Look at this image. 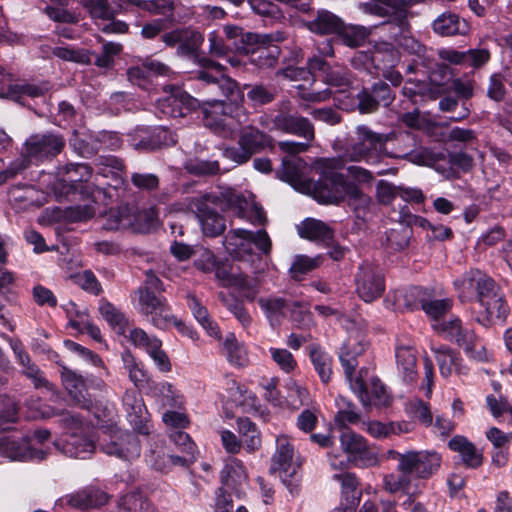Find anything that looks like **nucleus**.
<instances>
[{
    "label": "nucleus",
    "instance_id": "nucleus-25",
    "mask_svg": "<svg viewBox=\"0 0 512 512\" xmlns=\"http://www.w3.org/2000/svg\"><path fill=\"white\" fill-rule=\"evenodd\" d=\"M92 171L87 164H70L65 168L63 176L53 184V191L58 198L75 193L79 183L87 181Z\"/></svg>",
    "mask_w": 512,
    "mask_h": 512
},
{
    "label": "nucleus",
    "instance_id": "nucleus-26",
    "mask_svg": "<svg viewBox=\"0 0 512 512\" xmlns=\"http://www.w3.org/2000/svg\"><path fill=\"white\" fill-rule=\"evenodd\" d=\"M26 152L29 157L36 160H43L60 153L64 146L61 137L52 133L33 135L26 141Z\"/></svg>",
    "mask_w": 512,
    "mask_h": 512
},
{
    "label": "nucleus",
    "instance_id": "nucleus-34",
    "mask_svg": "<svg viewBox=\"0 0 512 512\" xmlns=\"http://www.w3.org/2000/svg\"><path fill=\"white\" fill-rule=\"evenodd\" d=\"M365 350V344L362 341L349 339L344 343L339 352V359L344 369V373L348 382L353 381V374L358 366L357 357Z\"/></svg>",
    "mask_w": 512,
    "mask_h": 512
},
{
    "label": "nucleus",
    "instance_id": "nucleus-24",
    "mask_svg": "<svg viewBox=\"0 0 512 512\" xmlns=\"http://www.w3.org/2000/svg\"><path fill=\"white\" fill-rule=\"evenodd\" d=\"M349 385L363 406L385 407L390 404V395L378 378H372L369 387L360 378H355Z\"/></svg>",
    "mask_w": 512,
    "mask_h": 512
},
{
    "label": "nucleus",
    "instance_id": "nucleus-13",
    "mask_svg": "<svg viewBox=\"0 0 512 512\" xmlns=\"http://www.w3.org/2000/svg\"><path fill=\"white\" fill-rule=\"evenodd\" d=\"M309 73H319L321 80L328 86L344 91L352 84L350 70L339 63L330 64L319 56H312L307 61Z\"/></svg>",
    "mask_w": 512,
    "mask_h": 512
},
{
    "label": "nucleus",
    "instance_id": "nucleus-37",
    "mask_svg": "<svg viewBox=\"0 0 512 512\" xmlns=\"http://www.w3.org/2000/svg\"><path fill=\"white\" fill-rule=\"evenodd\" d=\"M306 26L311 32L319 35H338L343 27V21L330 11L320 10L313 20L307 22Z\"/></svg>",
    "mask_w": 512,
    "mask_h": 512
},
{
    "label": "nucleus",
    "instance_id": "nucleus-46",
    "mask_svg": "<svg viewBox=\"0 0 512 512\" xmlns=\"http://www.w3.org/2000/svg\"><path fill=\"white\" fill-rule=\"evenodd\" d=\"M195 460L194 453L185 456L178 455H160L156 451L151 450L147 455V461L159 471H166L171 466L187 467Z\"/></svg>",
    "mask_w": 512,
    "mask_h": 512
},
{
    "label": "nucleus",
    "instance_id": "nucleus-31",
    "mask_svg": "<svg viewBox=\"0 0 512 512\" xmlns=\"http://www.w3.org/2000/svg\"><path fill=\"white\" fill-rule=\"evenodd\" d=\"M432 350L435 354L440 374L443 377L448 378L453 372L460 375L467 373V368L463 364V359L450 347L446 345H440L438 347L433 346Z\"/></svg>",
    "mask_w": 512,
    "mask_h": 512
},
{
    "label": "nucleus",
    "instance_id": "nucleus-17",
    "mask_svg": "<svg viewBox=\"0 0 512 512\" xmlns=\"http://www.w3.org/2000/svg\"><path fill=\"white\" fill-rule=\"evenodd\" d=\"M199 63L201 70L196 72V79L212 87L215 81H219L220 92L225 98H232L238 94V84L232 78L228 77L225 67L208 58H201Z\"/></svg>",
    "mask_w": 512,
    "mask_h": 512
},
{
    "label": "nucleus",
    "instance_id": "nucleus-52",
    "mask_svg": "<svg viewBox=\"0 0 512 512\" xmlns=\"http://www.w3.org/2000/svg\"><path fill=\"white\" fill-rule=\"evenodd\" d=\"M158 225V213L154 207L135 210L133 208V219L131 229L135 232L147 233Z\"/></svg>",
    "mask_w": 512,
    "mask_h": 512
},
{
    "label": "nucleus",
    "instance_id": "nucleus-8",
    "mask_svg": "<svg viewBox=\"0 0 512 512\" xmlns=\"http://www.w3.org/2000/svg\"><path fill=\"white\" fill-rule=\"evenodd\" d=\"M138 296V310L158 329H167L171 325L179 328L184 326L172 314L165 296L159 293H135Z\"/></svg>",
    "mask_w": 512,
    "mask_h": 512
},
{
    "label": "nucleus",
    "instance_id": "nucleus-56",
    "mask_svg": "<svg viewBox=\"0 0 512 512\" xmlns=\"http://www.w3.org/2000/svg\"><path fill=\"white\" fill-rule=\"evenodd\" d=\"M258 304L272 324L274 321L278 322L285 315V311L290 309V305L281 297H261Z\"/></svg>",
    "mask_w": 512,
    "mask_h": 512
},
{
    "label": "nucleus",
    "instance_id": "nucleus-2",
    "mask_svg": "<svg viewBox=\"0 0 512 512\" xmlns=\"http://www.w3.org/2000/svg\"><path fill=\"white\" fill-rule=\"evenodd\" d=\"M60 417V423L67 431L54 442L55 448L71 458H89L96 449L90 427L77 414L63 412Z\"/></svg>",
    "mask_w": 512,
    "mask_h": 512
},
{
    "label": "nucleus",
    "instance_id": "nucleus-64",
    "mask_svg": "<svg viewBox=\"0 0 512 512\" xmlns=\"http://www.w3.org/2000/svg\"><path fill=\"white\" fill-rule=\"evenodd\" d=\"M122 51L121 44L108 42L102 46V53L96 55L93 52L92 63L100 69H111L115 64V56Z\"/></svg>",
    "mask_w": 512,
    "mask_h": 512
},
{
    "label": "nucleus",
    "instance_id": "nucleus-50",
    "mask_svg": "<svg viewBox=\"0 0 512 512\" xmlns=\"http://www.w3.org/2000/svg\"><path fill=\"white\" fill-rule=\"evenodd\" d=\"M338 411L335 415V425L343 430L350 424H356L360 420L359 414L354 410V405L344 396L339 395L335 399Z\"/></svg>",
    "mask_w": 512,
    "mask_h": 512
},
{
    "label": "nucleus",
    "instance_id": "nucleus-28",
    "mask_svg": "<svg viewBox=\"0 0 512 512\" xmlns=\"http://www.w3.org/2000/svg\"><path fill=\"white\" fill-rule=\"evenodd\" d=\"M62 384L73 401L82 408L90 409L91 400L87 397V381L74 370L63 367L61 370Z\"/></svg>",
    "mask_w": 512,
    "mask_h": 512
},
{
    "label": "nucleus",
    "instance_id": "nucleus-23",
    "mask_svg": "<svg viewBox=\"0 0 512 512\" xmlns=\"http://www.w3.org/2000/svg\"><path fill=\"white\" fill-rule=\"evenodd\" d=\"M478 305L480 310L475 320L483 326H487L494 321L503 322L509 311L507 302L500 293L498 285Z\"/></svg>",
    "mask_w": 512,
    "mask_h": 512
},
{
    "label": "nucleus",
    "instance_id": "nucleus-27",
    "mask_svg": "<svg viewBox=\"0 0 512 512\" xmlns=\"http://www.w3.org/2000/svg\"><path fill=\"white\" fill-rule=\"evenodd\" d=\"M438 57L453 65H465L473 68L484 66L490 59L487 49H470L458 51L454 48H441L437 51Z\"/></svg>",
    "mask_w": 512,
    "mask_h": 512
},
{
    "label": "nucleus",
    "instance_id": "nucleus-60",
    "mask_svg": "<svg viewBox=\"0 0 512 512\" xmlns=\"http://www.w3.org/2000/svg\"><path fill=\"white\" fill-rule=\"evenodd\" d=\"M121 2L131 3V5L156 15H171L174 10V3L171 0H120V8L123 7Z\"/></svg>",
    "mask_w": 512,
    "mask_h": 512
},
{
    "label": "nucleus",
    "instance_id": "nucleus-7",
    "mask_svg": "<svg viewBox=\"0 0 512 512\" xmlns=\"http://www.w3.org/2000/svg\"><path fill=\"white\" fill-rule=\"evenodd\" d=\"M373 3L364 4L367 13L384 18L382 25H394L398 33L393 35L395 41L400 33L405 32L409 27V9L417 4V0H373Z\"/></svg>",
    "mask_w": 512,
    "mask_h": 512
},
{
    "label": "nucleus",
    "instance_id": "nucleus-49",
    "mask_svg": "<svg viewBox=\"0 0 512 512\" xmlns=\"http://www.w3.org/2000/svg\"><path fill=\"white\" fill-rule=\"evenodd\" d=\"M70 145L79 155L83 157H91L98 152L101 147L99 139H93L85 130H74L70 139Z\"/></svg>",
    "mask_w": 512,
    "mask_h": 512
},
{
    "label": "nucleus",
    "instance_id": "nucleus-63",
    "mask_svg": "<svg viewBox=\"0 0 512 512\" xmlns=\"http://www.w3.org/2000/svg\"><path fill=\"white\" fill-rule=\"evenodd\" d=\"M188 306L191 309L195 319L211 336H218V326L210 319L207 309L201 305L195 296H189Z\"/></svg>",
    "mask_w": 512,
    "mask_h": 512
},
{
    "label": "nucleus",
    "instance_id": "nucleus-1",
    "mask_svg": "<svg viewBox=\"0 0 512 512\" xmlns=\"http://www.w3.org/2000/svg\"><path fill=\"white\" fill-rule=\"evenodd\" d=\"M94 415L97 419L96 425L104 429L110 438L109 442L101 445L104 453L126 461H132L140 456L141 447L137 437L117 427L112 404L105 405L102 412L97 408Z\"/></svg>",
    "mask_w": 512,
    "mask_h": 512
},
{
    "label": "nucleus",
    "instance_id": "nucleus-16",
    "mask_svg": "<svg viewBox=\"0 0 512 512\" xmlns=\"http://www.w3.org/2000/svg\"><path fill=\"white\" fill-rule=\"evenodd\" d=\"M0 455L11 461H41L48 451L35 447L29 438L5 436L0 439Z\"/></svg>",
    "mask_w": 512,
    "mask_h": 512
},
{
    "label": "nucleus",
    "instance_id": "nucleus-21",
    "mask_svg": "<svg viewBox=\"0 0 512 512\" xmlns=\"http://www.w3.org/2000/svg\"><path fill=\"white\" fill-rule=\"evenodd\" d=\"M270 145V138L261 130H250L241 136L239 148H226L224 156L241 164L246 162L254 153Z\"/></svg>",
    "mask_w": 512,
    "mask_h": 512
},
{
    "label": "nucleus",
    "instance_id": "nucleus-45",
    "mask_svg": "<svg viewBox=\"0 0 512 512\" xmlns=\"http://www.w3.org/2000/svg\"><path fill=\"white\" fill-rule=\"evenodd\" d=\"M399 473H390L383 478V488L391 493H405L412 497L413 494V474L408 471H398Z\"/></svg>",
    "mask_w": 512,
    "mask_h": 512
},
{
    "label": "nucleus",
    "instance_id": "nucleus-11",
    "mask_svg": "<svg viewBox=\"0 0 512 512\" xmlns=\"http://www.w3.org/2000/svg\"><path fill=\"white\" fill-rule=\"evenodd\" d=\"M211 199L210 195L191 197L186 205L196 215L204 235L216 237L223 233L226 224L224 218L211 207Z\"/></svg>",
    "mask_w": 512,
    "mask_h": 512
},
{
    "label": "nucleus",
    "instance_id": "nucleus-39",
    "mask_svg": "<svg viewBox=\"0 0 512 512\" xmlns=\"http://www.w3.org/2000/svg\"><path fill=\"white\" fill-rule=\"evenodd\" d=\"M228 204L239 211V216L247 218L252 224L261 225L266 221L263 208L256 203H249L244 197L236 193H230Z\"/></svg>",
    "mask_w": 512,
    "mask_h": 512
},
{
    "label": "nucleus",
    "instance_id": "nucleus-10",
    "mask_svg": "<svg viewBox=\"0 0 512 512\" xmlns=\"http://www.w3.org/2000/svg\"><path fill=\"white\" fill-rule=\"evenodd\" d=\"M168 95L156 102V114L160 118L185 117L188 112L198 109L200 102L186 91L175 86H166Z\"/></svg>",
    "mask_w": 512,
    "mask_h": 512
},
{
    "label": "nucleus",
    "instance_id": "nucleus-42",
    "mask_svg": "<svg viewBox=\"0 0 512 512\" xmlns=\"http://www.w3.org/2000/svg\"><path fill=\"white\" fill-rule=\"evenodd\" d=\"M397 370L402 379L407 382H413L417 378L416 354L409 346H399L395 352Z\"/></svg>",
    "mask_w": 512,
    "mask_h": 512
},
{
    "label": "nucleus",
    "instance_id": "nucleus-36",
    "mask_svg": "<svg viewBox=\"0 0 512 512\" xmlns=\"http://www.w3.org/2000/svg\"><path fill=\"white\" fill-rule=\"evenodd\" d=\"M50 90L48 82H42L39 84H33L28 82L17 83L9 85L5 94V97L24 105V96L34 98L44 97L45 94Z\"/></svg>",
    "mask_w": 512,
    "mask_h": 512
},
{
    "label": "nucleus",
    "instance_id": "nucleus-3",
    "mask_svg": "<svg viewBox=\"0 0 512 512\" xmlns=\"http://www.w3.org/2000/svg\"><path fill=\"white\" fill-rule=\"evenodd\" d=\"M432 327L446 339L458 345L468 359L478 363L490 361L491 353L484 340L473 329L464 326L459 317L454 316L442 323L432 324Z\"/></svg>",
    "mask_w": 512,
    "mask_h": 512
},
{
    "label": "nucleus",
    "instance_id": "nucleus-33",
    "mask_svg": "<svg viewBox=\"0 0 512 512\" xmlns=\"http://www.w3.org/2000/svg\"><path fill=\"white\" fill-rule=\"evenodd\" d=\"M300 237L317 243L330 245L333 241V229L323 221L307 218L297 226Z\"/></svg>",
    "mask_w": 512,
    "mask_h": 512
},
{
    "label": "nucleus",
    "instance_id": "nucleus-57",
    "mask_svg": "<svg viewBox=\"0 0 512 512\" xmlns=\"http://www.w3.org/2000/svg\"><path fill=\"white\" fill-rule=\"evenodd\" d=\"M453 307L451 298L421 300V308L425 314L434 320L433 324L442 323L440 321Z\"/></svg>",
    "mask_w": 512,
    "mask_h": 512
},
{
    "label": "nucleus",
    "instance_id": "nucleus-22",
    "mask_svg": "<svg viewBox=\"0 0 512 512\" xmlns=\"http://www.w3.org/2000/svg\"><path fill=\"white\" fill-rule=\"evenodd\" d=\"M123 406L127 420L133 429L139 434L149 435L151 425L141 395L135 390H127L123 396Z\"/></svg>",
    "mask_w": 512,
    "mask_h": 512
},
{
    "label": "nucleus",
    "instance_id": "nucleus-62",
    "mask_svg": "<svg viewBox=\"0 0 512 512\" xmlns=\"http://www.w3.org/2000/svg\"><path fill=\"white\" fill-rule=\"evenodd\" d=\"M310 358L321 381L328 383L332 375L331 357L319 347H314L311 349Z\"/></svg>",
    "mask_w": 512,
    "mask_h": 512
},
{
    "label": "nucleus",
    "instance_id": "nucleus-61",
    "mask_svg": "<svg viewBox=\"0 0 512 512\" xmlns=\"http://www.w3.org/2000/svg\"><path fill=\"white\" fill-rule=\"evenodd\" d=\"M177 141L176 133L173 130H158L148 138H143L139 143L134 144L136 148L154 150L162 146L175 144Z\"/></svg>",
    "mask_w": 512,
    "mask_h": 512
},
{
    "label": "nucleus",
    "instance_id": "nucleus-38",
    "mask_svg": "<svg viewBox=\"0 0 512 512\" xmlns=\"http://www.w3.org/2000/svg\"><path fill=\"white\" fill-rule=\"evenodd\" d=\"M107 501V494L96 488H87L66 497L67 504L79 509H88L102 506Z\"/></svg>",
    "mask_w": 512,
    "mask_h": 512
},
{
    "label": "nucleus",
    "instance_id": "nucleus-30",
    "mask_svg": "<svg viewBox=\"0 0 512 512\" xmlns=\"http://www.w3.org/2000/svg\"><path fill=\"white\" fill-rule=\"evenodd\" d=\"M359 142L352 144L346 150L345 156L351 161L367 160L371 151H377L382 147V137L372 130H358Z\"/></svg>",
    "mask_w": 512,
    "mask_h": 512
},
{
    "label": "nucleus",
    "instance_id": "nucleus-44",
    "mask_svg": "<svg viewBox=\"0 0 512 512\" xmlns=\"http://www.w3.org/2000/svg\"><path fill=\"white\" fill-rule=\"evenodd\" d=\"M133 207L128 205L110 209L104 216L103 228L105 230H118L131 228Z\"/></svg>",
    "mask_w": 512,
    "mask_h": 512
},
{
    "label": "nucleus",
    "instance_id": "nucleus-43",
    "mask_svg": "<svg viewBox=\"0 0 512 512\" xmlns=\"http://www.w3.org/2000/svg\"><path fill=\"white\" fill-rule=\"evenodd\" d=\"M247 479L246 468L243 463L234 457H229L221 471V481L228 488L235 489Z\"/></svg>",
    "mask_w": 512,
    "mask_h": 512
},
{
    "label": "nucleus",
    "instance_id": "nucleus-19",
    "mask_svg": "<svg viewBox=\"0 0 512 512\" xmlns=\"http://www.w3.org/2000/svg\"><path fill=\"white\" fill-rule=\"evenodd\" d=\"M340 445L343 450L357 465L363 467L375 466L378 463L376 454L367 447L363 436L350 429H345L340 434Z\"/></svg>",
    "mask_w": 512,
    "mask_h": 512
},
{
    "label": "nucleus",
    "instance_id": "nucleus-47",
    "mask_svg": "<svg viewBox=\"0 0 512 512\" xmlns=\"http://www.w3.org/2000/svg\"><path fill=\"white\" fill-rule=\"evenodd\" d=\"M223 31L226 38L231 40L239 51H242V46H252L254 43L272 39L270 36H260L258 33L244 32L241 27L236 25H225Z\"/></svg>",
    "mask_w": 512,
    "mask_h": 512
},
{
    "label": "nucleus",
    "instance_id": "nucleus-51",
    "mask_svg": "<svg viewBox=\"0 0 512 512\" xmlns=\"http://www.w3.org/2000/svg\"><path fill=\"white\" fill-rule=\"evenodd\" d=\"M370 32L367 28L360 25H346L343 22V27L338 33L339 40L350 48L362 46L368 38Z\"/></svg>",
    "mask_w": 512,
    "mask_h": 512
},
{
    "label": "nucleus",
    "instance_id": "nucleus-14",
    "mask_svg": "<svg viewBox=\"0 0 512 512\" xmlns=\"http://www.w3.org/2000/svg\"><path fill=\"white\" fill-rule=\"evenodd\" d=\"M260 36H270L269 41H260L252 46H242V52L249 55L250 62L259 68H272L277 64L280 47L275 43L285 39L282 32L271 34H260Z\"/></svg>",
    "mask_w": 512,
    "mask_h": 512
},
{
    "label": "nucleus",
    "instance_id": "nucleus-4",
    "mask_svg": "<svg viewBox=\"0 0 512 512\" xmlns=\"http://www.w3.org/2000/svg\"><path fill=\"white\" fill-rule=\"evenodd\" d=\"M223 244L231 257L249 263L259 259V255L253 251V245L265 255H268L272 248L271 239L263 229L256 232L241 228L232 229L226 234Z\"/></svg>",
    "mask_w": 512,
    "mask_h": 512
},
{
    "label": "nucleus",
    "instance_id": "nucleus-5",
    "mask_svg": "<svg viewBox=\"0 0 512 512\" xmlns=\"http://www.w3.org/2000/svg\"><path fill=\"white\" fill-rule=\"evenodd\" d=\"M297 136L302 137L303 141L287 140L279 142L281 150L289 153L282 159L281 169L278 170L280 179L296 187L304 182L303 174L306 168V162L299 157L294 156L297 153L306 151L309 143L314 138V130H292Z\"/></svg>",
    "mask_w": 512,
    "mask_h": 512
},
{
    "label": "nucleus",
    "instance_id": "nucleus-48",
    "mask_svg": "<svg viewBox=\"0 0 512 512\" xmlns=\"http://www.w3.org/2000/svg\"><path fill=\"white\" fill-rule=\"evenodd\" d=\"M118 510L119 512H154L155 507L144 494L134 491L119 499Z\"/></svg>",
    "mask_w": 512,
    "mask_h": 512
},
{
    "label": "nucleus",
    "instance_id": "nucleus-6",
    "mask_svg": "<svg viewBox=\"0 0 512 512\" xmlns=\"http://www.w3.org/2000/svg\"><path fill=\"white\" fill-rule=\"evenodd\" d=\"M453 286L460 302L478 304L497 284L484 271L472 268L457 277Z\"/></svg>",
    "mask_w": 512,
    "mask_h": 512
},
{
    "label": "nucleus",
    "instance_id": "nucleus-53",
    "mask_svg": "<svg viewBox=\"0 0 512 512\" xmlns=\"http://www.w3.org/2000/svg\"><path fill=\"white\" fill-rule=\"evenodd\" d=\"M322 261L323 257L321 255H317L315 257H309L302 254L296 255L289 268L291 278L297 281L301 280L303 275L318 268Z\"/></svg>",
    "mask_w": 512,
    "mask_h": 512
},
{
    "label": "nucleus",
    "instance_id": "nucleus-55",
    "mask_svg": "<svg viewBox=\"0 0 512 512\" xmlns=\"http://www.w3.org/2000/svg\"><path fill=\"white\" fill-rule=\"evenodd\" d=\"M52 54L65 61H71L83 65L92 64L93 52L88 49L56 46L52 49Z\"/></svg>",
    "mask_w": 512,
    "mask_h": 512
},
{
    "label": "nucleus",
    "instance_id": "nucleus-59",
    "mask_svg": "<svg viewBox=\"0 0 512 512\" xmlns=\"http://www.w3.org/2000/svg\"><path fill=\"white\" fill-rule=\"evenodd\" d=\"M333 479L341 482L342 496L346 501V505L355 507L359 499V491L357 489L356 477L351 473H336Z\"/></svg>",
    "mask_w": 512,
    "mask_h": 512
},
{
    "label": "nucleus",
    "instance_id": "nucleus-15",
    "mask_svg": "<svg viewBox=\"0 0 512 512\" xmlns=\"http://www.w3.org/2000/svg\"><path fill=\"white\" fill-rule=\"evenodd\" d=\"M402 471H408L417 479H429L441 466V456L433 450H407Z\"/></svg>",
    "mask_w": 512,
    "mask_h": 512
},
{
    "label": "nucleus",
    "instance_id": "nucleus-9",
    "mask_svg": "<svg viewBox=\"0 0 512 512\" xmlns=\"http://www.w3.org/2000/svg\"><path fill=\"white\" fill-rule=\"evenodd\" d=\"M315 188L328 203L338 204L346 197L354 200L361 197L358 185L337 172L324 174L318 180Z\"/></svg>",
    "mask_w": 512,
    "mask_h": 512
},
{
    "label": "nucleus",
    "instance_id": "nucleus-20",
    "mask_svg": "<svg viewBox=\"0 0 512 512\" xmlns=\"http://www.w3.org/2000/svg\"><path fill=\"white\" fill-rule=\"evenodd\" d=\"M203 115L204 126L206 128H225L232 124L227 120L235 116H240L242 109L240 107L227 104L223 100L212 99L200 104Z\"/></svg>",
    "mask_w": 512,
    "mask_h": 512
},
{
    "label": "nucleus",
    "instance_id": "nucleus-12",
    "mask_svg": "<svg viewBox=\"0 0 512 512\" xmlns=\"http://www.w3.org/2000/svg\"><path fill=\"white\" fill-rule=\"evenodd\" d=\"M356 293L369 303L381 297L385 290L382 270L373 264L364 263L355 275Z\"/></svg>",
    "mask_w": 512,
    "mask_h": 512
},
{
    "label": "nucleus",
    "instance_id": "nucleus-32",
    "mask_svg": "<svg viewBox=\"0 0 512 512\" xmlns=\"http://www.w3.org/2000/svg\"><path fill=\"white\" fill-rule=\"evenodd\" d=\"M448 447L457 452L460 456L461 462L471 469L480 467L483 463V454L481 450L470 442L466 437L456 435L448 442Z\"/></svg>",
    "mask_w": 512,
    "mask_h": 512
},
{
    "label": "nucleus",
    "instance_id": "nucleus-58",
    "mask_svg": "<svg viewBox=\"0 0 512 512\" xmlns=\"http://www.w3.org/2000/svg\"><path fill=\"white\" fill-rule=\"evenodd\" d=\"M223 350L230 363L243 366L247 361V351L244 345L239 342L233 333L226 335L223 342Z\"/></svg>",
    "mask_w": 512,
    "mask_h": 512
},
{
    "label": "nucleus",
    "instance_id": "nucleus-41",
    "mask_svg": "<svg viewBox=\"0 0 512 512\" xmlns=\"http://www.w3.org/2000/svg\"><path fill=\"white\" fill-rule=\"evenodd\" d=\"M120 0H82L83 6L88 9L89 13L94 18L110 20L113 19L122 10H127L131 3H122L123 7L120 8Z\"/></svg>",
    "mask_w": 512,
    "mask_h": 512
},
{
    "label": "nucleus",
    "instance_id": "nucleus-29",
    "mask_svg": "<svg viewBox=\"0 0 512 512\" xmlns=\"http://www.w3.org/2000/svg\"><path fill=\"white\" fill-rule=\"evenodd\" d=\"M8 199L13 209L22 211L34 206H40L43 194L33 185L19 183L9 188Z\"/></svg>",
    "mask_w": 512,
    "mask_h": 512
},
{
    "label": "nucleus",
    "instance_id": "nucleus-40",
    "mask_svg": "<svg viewBox=\"0 0 512 512\" xmlns=\"http://www.w3.org/2000/svg\"><path fill=\"white\" fill-rule=\"evenodd\" d=\"M466 28L465 21H461L459 16L452 12L440 14L432 23L433 32L442 37L463 34Z\"/></svg>",
    "mask_w": 512,
    "mask_h": 512
},
{
    "label": "nucleus",
    "instance_id": "nucleus-18",
    "mask_svg": "<svg viewBox=\"0 0 512 512\" xmlns=\"http://www.w3.org/2000/svg\"><path fill=\"white\" fill-rule=\"evenodd\" d=\"M294 447L286 435L276 438V451L272 457L270 471L278 473L282 482L289 486L297 475L298 466L293 462Z\"/></svg>",
    "mask_w": 512,
    "mask_h": 512
},
{
    "label": "nucleus",
    "instance_id": "nucleus-35",
    "mask_svg": "<svg viewBox=\"0 0 512 512\" xmlns=\"http://www.w3.org/2000/svg\"><path fill=\"white\" fill-rule=\"evenodd\" d=\"M170 68L156 60H146L142 66L130 67L127 70L128 80L135 85L142 86L151 74L166 76Z\"/></svg>",
    "mask_w": 512,
    "mask_h": 512
},
{
    "label": "nucleus",
    "instance_id": "nucleus-54",
    "mask_svg": "<svg viewBox=\"0 0 512 512\" xmlns=\"http://www.w3.org/2000/svg\"><path fill=\"white\" fill-rule=\"evenodd\" d=\"M412 229L407 225L397 224L386 232V246L392 251L404 250L412 237Z\"/></svg>",
    "mask_w": 512,
    "mask_h": 512
}]
</instances>
